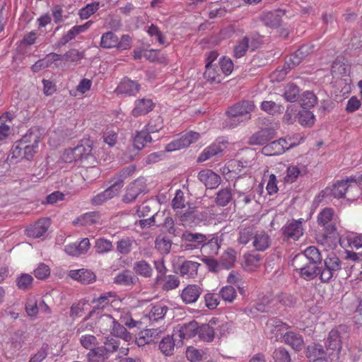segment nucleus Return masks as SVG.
I'll use <instances>...</instances> for the list:
<instances>
[{"label":"nucleus","instance_id":"28","mask_svg":"<svg viewBox=\"0 0 362 362\" xmlns=\"http://www.w3.org/2000/svg\"><path fill=\"white\" fill-rule=\"evenodd\" d=\"M114 323H115V317L113 314H105L100 315L98 318L95 322V327L101 334H104L109 332L111 333Z\"/></svg>","mask_w":362,"mask_h":362},{"label":"nucleus","instance_id":"50","mask_svg":"<svg viewBox=\"0 0 362 362\" xmlns=\"http://www.w3.org/2000/svg\"><path fill=\"white\" fill-rule=\"evenodd\" d=\"M33 280L30 274H22L16 278V286L21 290L27 291L31 288Z\"/></svg>","mask_w":362,"mask_h":362},{"label":"nucleus","instance_id":"15","mask_svg":"<svg viewBox=\"0 0 362 362\" xmlns=\"http://www.w3.org/2000/svg\"><path fill=\"white\" fill-rule=\"evenodd\" d=\"M293 259V262L296 263H304L305 262H308L319 264L322 262V256L315 247L310 246L302 253L296 255Z\"/></svg>","mask_w":362,"mask_h":362},{"label":"nucleus","instance_id":"53","mask_svg":"<svg viewBox=\"0 0 362 362\" xmlns=\"http://www.w3.org/2000/svg\"><path fill=\"white\" fill-rule=\"evenodd\" d=\"M99 7L100 3L98 1L88 4L79 10L78 16L82 20L88 19L90 16H92L95 11L98 10Z\"/></svg>","mask_w":362,"mask_h":362},{"label":"nucleus","instance_id":"7","mask_svg":"<svg viewBox=\"0 0 362 362\" xmlns=\"http://www.w3.org/2000/svg\"><path fill=\"white\" fill-rule=\"evenodd\" d=\"M297 144L296 142H288L286 139H280L265 145L262 148V152L268 156H277L284 153L286 150L297 146Z\"/></svg>","mask_w":362,"mask_h":362},{"label":"nucleus","instance_id":"60","mask_svg":"<svg viewBox=\"0 0 362 362\" xmlns=\"http://www.w3.org/2000/svg\"><path fill=\"white\" fill-rule=\"evenodd\" d=\"M220 297L226 302L232 303L236 298L235 289L231 286H226L219 291Z\"/></svg>","mask_w":362,"mask_h":362},{"label":"nucleus","instance_id":"17","mask_svg":"<svg viewBox=\"0 0 362 362\" xmlns=\"http://www.w3.org/2000/svg\"><path fill=\"white\" fill-rule=\"evenodd\" d=\"M272 242V240L267 232L257 229L252 245L256 251L263 252L271 246Z\"/></svg>","mask_w":362,"mask_h":362},{"label":"nucleus","instance_id":"40","mask_svg":"<svg viewBox=\"0 0 362 362\" xmlns=\"http://www.w3.org/2000/svg\"><path fill=\"white\" fill-rule=\"evenodd\" d=\"M260 109L269 115H276L283 112L284 107L272 100H264L261 103Z\"/></svg>","mask_w":362,"mask_h":362},{"label":"nucleus","instance_id":"47","mask_svg":"<svg viewBox=\"0 0 362 362\" xmlns=\"http://www.w3.org/2000/svg\"><path fill=\"white\" fill-rule=\"evenodd\" d=\"M118 45V37L112 32H107L101 36L100 46L103 48L110 49L113 47L117 48Z\"/></svg>","mask_w":362,"mask_h":362},{"label":"nucleus","instance_id":"34","mask_svg":"<svg viewBox=\"0 0 362 362\" xmlns=\"http://www.w3.org/2000/svg\"><path fill=\"white\" fill-rule=\"evenodd\" d=\"M198 323L196 321L183 324L178 329L179 337L183 339L192 338L198 332Z\"/></svg>","mask_w":362,"mask_h":362},{"label":"nucleus","instance_id":"2","mask_svg":"<svg viewBox=\"0 0 362 362\" xmlns=\"http://www.w3.org/2000/svg\"><path fill=\"white\" fill-rule=\"evenodd\" d=\"M325 193L332 194L336 198H341L346 193L348 199L354 200L360 196L361 189L356 180L351 177L346 180L337 182L332 185V188H326Z\"/></svg>","mask_w":362,"mask_h":362},{"label":"nucleus","instance_id":"26","mask_svg":"<svg viewBox=\"0 0 362 362\" xmlns=\"http://www.w3.org/2000/svg\"><path fill=\"white\" fill-rule=\"evenodd\" d=\"M69 276L83 284H89L95 280V274L86 269H74L69 272Z\"/></svg>","mask_w":362,"mask_h":362},{"label":"nucleus","instance_id":"36","mask_svg":"<svg viewBox=\"0 0 362 362\" xmlns=\"http://www.w3.org/2000/svg\"><path fill=\"white\" fill-rule=\"evenodd\" d=\"M62 59L61 54L51 53L48 54L46 58L37 61L32 66L31 69L33 71L37 72L42 69L49 67L53 62L60 61Z\"/></svg>","mask_w":362,"mask_h":362},{"label":"nucleus","instance_id":"27","mask_svg":"<svg viewBox=\"0 0 362 362\" xmlns=\"http://www.w3.org/2000/svg\"><path fill=\"white\" fill-rule=\"evenodd\" d=\"M267 329L272 334H274L271 337H274L277 341L279 336L282 337V332L288 329V326L277 318H271L267 322Z\"/></svg>","mask_w":362,"mask_h":362},{"label":"nucleus","instance_id":"57","mask_svg":"<svg viewBox=\"0 0 362 362\" xmlns=\"http://www.w3.org/2000/svg\"><path fill=\"white\" fill-rule=\"evenodd\" d=\"M199 337L206 341H211L214 337V329L209 324H204L199 327Z\"/></svg>","mask_w":362,"mask_h":362},{"label":"nucleus","instance_id":"35","mask_svg":"<svg viewBox=\"0 0 362 362\" xmlns=\"http://www.w3.org/2000/svg\"><path fill=\"white\" fill-rule=\"evenodd\" d=\"M200 264L194 261H185L180 267V273L182 276L193 278L197 274Z\"/></svg>","mask_w":362,"mask_h":362},{"label":"nucleus","instance_id":"29","mask_svg":"<svg viewBox=\"0 0 362 362\" xmlns=\"http://www.w3.org/2000/svg\"><path fill=\"white\" fill-rule=\"evenodd\" d=\"M154 107V103L152 100L148 98H142L136 100L135 107L132 110V115L135 117L144 115L151 111Z\"/></svg>","mask_w":362,"mask_h":362},{"label":"nucleus","instance_id":"55","mask_svg":"<svg viewBox=\"0 0 362 362\" xmlns=\"http://www.w3.org/2000/svg\"><path fill=\"white\" fill-rule=\"evenodd\" d=\"M94 247L98 253L104 254L110 252L113 245L110 240L100 238L95 240Z\"/></svg>","mask_w":362,"mask_h":362},{"label":"nucleus","instance_id":"61","mask_svg":"<svg viewBox=\"0 0 362 362\" xmlns=\"http://www.w3.org/2000/svg\"><path fill=\"white\" fill-rule=\"evenodd\" d=\"M79 341L81 345L86 349L91 350L98 345L97 338L91 334H83L80 339Z\"/></svg>","mask_w":362,"mask_h":362},{"label":"nucleus","instance_id":"44","mask_svg":"<svg viewBox=\"0 0 362 362\" xmlns=\"http://www.w3.org/2000/svg\"><path fill=\"white\" fill-rule=\"evenodd\" d=\"M108 357L100 346L91 349L86 355L88 362H105Z\"/></svg>","mask_w":362,"mask_h":362},{"label":"nucleus","instance_id":"56","mask_svg":"<svg viewBox=\"0 0 362 362\" xmlns=\"http://www.w3.org/2000/svg\"><path fill=\"white\" fill-rule=\"evenodd\" d=\"M182 240L196 245H200L206 240V235L198 233L185 232L182 235Z\"/></svg>","mask_w":362,"mask_h":362},{"label":"nucleus","instance_id":"21","mask_svg":"<svg viewBox=\"0 0 362 362\" xmlns=\"http://www.w3.org/2000/svg\"><path fill=\"white\" fill-rule=\"evenodd\" d=\"M50 221L47 218L38 220L26 229V234L29 237L37 238L42 236L49 227Z\"/></svg>","mask_w":362,"mask_h":362},{"label":"nucleus","instance_id":"25","mask_svg":"<svg viewBox=\"0 0 362 362\" xmlns=\"http://www.w3.org/2000/svg\"><path fill=\"white\" fill-rule=\"evenodd\" d=\"M37 151L38 148L36 147V146H26L23 145H13L11 152L12 158H22L27 160H31Z\"/></svg>","mask_w":362,"mask_h":362},{"label":"nucleus","instance_id":"13","mask_svg":"<svg viewBox=\"0 0 362 362\" xmlns=\"http://www.w3.org/2000/svg\"><path fill=\"white\" fill-rule=\"evenodd\" d=\"M346 331V327L340 325L336 329H332L328 334L325 341V346L327 350L340 352L341 349V333Z\"/></svg>","mask_w":362,"mask_h":362},{"label":"nucleus","instance_id":"42","mask_svg":"<svg viewBox=\"0 0 362 362\" xmlns=\"http://www.w3.org/2000/svg\"><path fill=\"white\" fill-rule=\"evenodd\" d=\"M332 222H337L334 210L331 208H325L317 216V223L320 226H325Z\"/></svg>","mask_w":362,"mask_h":362},{"label":"nucleus","instance_id":"45","mask_svg":"<svg viewBox=\"0 0 362 362\" xmlns=\"http://www.w3.org/2000/svg\"><path fill=\"white\" fill-rule=\"evenodd\" d=\"M168 310V308L166 305L163 304L154 305L148 313V317L151 321H158L165 317Z\"/></svg>","mask_w":362,"mask_h":362},{"label":"nucleus","instance_id":"32","mask_svg":"<svg viewBox=\"0 0 362 362\" xmlns=\"http://www.w3.org/2000/svg\"><path fill=\"white\" fill-rule=\"evenodd\" d=\"M284 342L291 346L294 350L300 351L304 346V341L299 334L287 332L284 335Z\"/></svg>","mask_w":362,"mask_h":362},{"label":"nucleus","instance_id":"4","mask_svg":"<svg viewBox=\"0 0 362 362\" xmlns=\"http://www.w3.org/2000/svg\"><path fill=\"white\" fill-rule=\"evenodd\" d=\"M91 152L92 147L90 145H78L74 148L65 150L62 156V159L67 163L77 161L83 163L85 160L92 158Z\"/></svg>","mask_w":362,"mask_h":362},{"label":"nucleus","instance_id":"58","mask_svg":"<svg viewBox=\"0 0 362 362\" xmlns=\"http://www.w3.org/2000/svg\"><path fill=\"white\" fill-rule=\"evenodd\" d=\"M99 218L100 216L97 212H89L81 216L77 219V222L82 226H90L97 223Z\"/></svg>","mask_w":362,"mask_h":362},{"label":"nucleus","instance_id":"64","mask_svg":"<svg viewBox=\"0 0 362 362\" xmlns=\"http://www.w3.org/2000/svg\"><path fill=\"white\" fill-rule=\"evenodd\" d=\"M217 64L219 66L222 75L228 76L233 70V63L229 58L224 57L221 58Z\"/></svg>","mask_w":362,"mask_h":362},{"label":"nucleus","instance_id":"6","mask_svg":"<svg viewBox=\"0 0 362 362\" xmlns=\"http://www.w3.org/2000/svg\"><path fill=\"white\" fill-rule=\"evenodd\" d=\"M336 223L337 222H332L325 226L324 233L317 238L319 244L328 246L331 249L337 247L340 240V237L337 230Z\"/></svg>","mask_w":362,"mask_h":362},{"label":"nucleus","instance_id":"54","mask_svg":"<svg viewBox=\"0 0 362 362\" xmlns=\"http://www.w3.org/2000/svg\"><path fill=\"white\" fill-rule=\"evenodd\" d=\"M66 136L67 134L62 129H57L50 134L49 144L53 147H57L64 141Z\"/></svg>","mask_w":362,"mask_h":362},{"label":"nucleus","instance_id":"52","mask_svg":"<svg viewBox=\"0 0 362 362\" xmlns=\"http://www.w3.org/2000/svg\"><path fill=\"white\" fill-rule=\"evenodd\" d=\"M300 105L303 109L311 108L317 103V97L310 91H305L300 98Z\"/></svg>","mask_w":362,"mask_h":362},{"label":"nucleus","instance_id":"23","mask_svg":"<svg viewBox=\"0 0 362 362\" xmlns=\"http://www.w3.org/2000/svg\"><path fill=\"white\" fill-rule=\"evenodd\" d=\"M41 133L37 128L30 129L22 138L15 142L13 145L34 146L39 148V143L41 140Z\"/></svg>","mask_w":362,"mask_h":362},{"label":"nucleus","instance_id":"10","mask_svg":"<svg viewBox=\"0 0 362 362\" xmlns=\"http://www.w3.org/2000/svg\"><path fill=\"white\" fill-rule=\"evenodd\" d=\"M151 139H152L150 136V133L147 131L146 129L138 132L134 138V143L132 146L133 152L128 154L127 151H126L124 153V160L126 162L132 160L137 154L138 151L144 148L146 144L150 143Z\"/></svg>","mask_w":362,"mask_h":362},{"label":"nucleus","instance_id":"41","mask_svg":"<svg viewBox=\"0 0 362 362\" xmlns=\"http://www.w3.org/2000/svg\"><path fill=\"white\" fill-rule=\"evenodd\" d=\"M312 47L309 45H303L296 50L290 58L291 63L293 66L298 65L303 59L312 52Z\"/></svg>","mask_w":362,"mask_h":362},{"label":"nucleus","instance_id":"16","mask_svg":"<svg viewBox=\"0 0 362 362\" xmlns=\"http://www.w3.org/2000/svg\"><path fill=\"white\" fill-rule=\"evenodd\" d=\"M241 182V180H238L234 183V203L236 205L244 206L251 202L255 195L250 192V186L245 189H248V192H243L240 188Z\"/></svg>","mask_w":362,"mask_h":362},{"label":"nucleus","instance_id":"3","mask_svg":"<svg viewBox=\"0 0 362 362\" xmlns=\"http://www.w3.org/2000/svg\"><path fill=\"white\" fill-rule=\"evenodd\" d=\"M255 108L254 103L250 100H244L230 107L227 111L230 127H237L240 123L250 119L251 112L255 110Z\"/></svg>","mask_w":362,"mask_h":362},{"label":"nucleus","instance_id":"63","mask_svg":"<svg viewBox=\"0 0 362 362\" xmlns=\"http://www.w3.org/2000/svg\"><path fill=\"white\" fill-rule=\"evenodd\" d=\"M103 343L104 345L100 347L104 350V352L108 356L110 354L116 351L119 346V341L112 337H106Z\"/></svg>","mask_w":362,"mask_h":362},{"label":"nucleus","instance_id":"38","mask_svg":"<svg viewBox=\"0 0 362 362\" xmlns=\"http://www.w3.org/2000/svg\"><path fill=\"white\" fill-rule=\"evenodd\" d=\"M113 315L115 320L125 325L129 328H133L136 325V322L132 319L129 313L124 309L115 310Z\"/></svg>","mask_w":362,"mask_h":362},{"label":"nucleus","instance_id":"51","mask_svg":"<svg viewBox=\"0 0 362 362\" xmlns=\"http://www.w3.org/2000/svg\"><path fill=\"white\" fill-rule=\"evenodd\" d=\"M115 296H113L111 293H107L101 295L98 298H94L93 300V303L95 304L93 309L94 312L96 309H103L107 305H108L110 303L112 302Z\"/></svg>","mask_w":362,"mask_h":362},{"label":"nucleus","instance_id":"8","mask_svg":"<svg viewBox=\"0 0 362 362\" xmlns=\"http://www.w3.org/2000/svg\"><path fill=\"white\" fill-rule=\"evenodd\" d=\"M123 187V180L118 178L105 191L98 194L91 199V202L95 205H101L109 199L118 195Z\"/></svg>","mask_w":362,"mask_h":362},{"label":"nucleus","instance_id":"14","mask_svg":"<svg viewBox=\"0 0 362 362\" xmlns=\"http://www.w3.org/2000/svg\"><path fill=\"white\" fill-rule=\"evenodd\" d=\"M317 264L305 262L304 263H296L293 262V265L296 270L299 272L300 277L305 280H311L317 276H320V268Z\"/></svg>","mask_w":362,"mask_h":362},{"label":"nucleus","instance_id":"24","mask_svg":"<svg viewBox=\"0 0 362 362\" xmlns=\"http://www.w3.org/2000/svg\"><path fill=\"white\" fill-rule=\"evenodd\" d=\"M140 90V85L135 81L124 78L117 87L115 92L124 95H134Z\"/></svg>","mask_w":362,"mask_h":362},{"label":"nucleus","instance_id":"30","mask_svg":"<svg viewBox=\"0 0 362 362\" xmlns=\"http://www.w3.org/2000/svg\"><path fill=\"white\" fill-rule=\"evenodd\" d=\"M204 78L209 83H219L223 77L216 63L214 65H206Z\"/></svg>","mask_w":362,"mask_h":362},{"label":"nucleus","instance_id":"62","mask_svg":"<svg viewBox=\"0 0 362 362\" xmlns=\"http://www.w3.org/2000/svg\"><path fill=\"white\" fill-rule=\"evenodd\" d=\"M133 240L130 238H124L117 241V250L122 255L129 254L131 252Z\"/></svg>","mask_w":362,"mask_h":362},{"label":"nucleus","instance_id":"1","mask_svg":"<svg viewBox=\"0 0 362 362\" xmlns=\"http://www.w3.org/2000/svg\"><path fill=\"white\" fill-rule=\"evenodd\" d=\"M353 267L346 266L337 255H330L324 259L323 266L320 268V279L324 283L329 282L337 276L338 272L342 268L346 270V274L349 275Z\"/></svg>","mask_w":362,"mask_h":362},{"label":"nucleus","instance_id":"39","mask_svg":"<svg viewBox=\"0 0 362 362\" xmlns=\"http://www.w3.org/2000/svg\"><path fill=\"white\" fill-rule=\"evenodd\" d=\"M325 356V352L322 345L315 344L308 346L307 349V357L310 362L322 360Z\"/></svg>","mask_w":362,"mask_h":362},{"label":"nucleus","instance_id":"37","mask_svg":"<svg viewBox=\"0 0 362 362\" xmlns=\"http://www.w3.org/2000/svg\"><path fill=\"white\" fill-rule=\"evenodd\" d=\"M143 191V187L140 181L136 180L131 183L128 187L126 194L124 196L125 202H132Z\"/></svg>","mask_w":362,"mask_h":362},{"label":"nucleus","instance_id":"31","mask_svg":"<svg viewBox=\"0 0 362 362\" xmlns=\"http://www.w3.org/2000/svg\"><path fill=\"white\" fill-rule=\"evenodd\" d=\"M257 229V228L254 226L240 227L239 228L238 237L237 239L238 244L246 245L251 241L252 242Z\"/></svg>","mask_w":362,"mask_h":362},{"label":"nucleus","instance_id":"59","mask_svg":"<svg viewBox=\"0 0 362 362\" xmlns=\"http://www.w3.org/2000/svg\"><path fill=\"white\" fill-rule=\"evenodd\" d=\"M315 117L313 113L305 109L298 114V122L301 125L312 126L315 123Z\"/></svg>","mask_w":362,"mask_h":362},{"label":"nucleus","instance_id":"19","mask_svg":"<svg viewBox=\"0 0 362 362\" xmlns=\"http://www.w3.org/2000/svg\"><path fill=\"white\" fill-rule=\"evenodd\" d=\"M284 15L285 11L281 9L264 12L261 16V21L266 26L276 28L281 25V18Z\"/></svg>","mask_w":362,"mask_h":362},{"label":"nucleus","instance_id":"43","mask_svg":"<svg viewBox=\"0 0 362 362\" xmlns=\"http://www.w3.org/2000/svg\"><path fill=\"white\" fill-rule=\"evenodd\" d=\"M136 278L133 276L130 271H124L122 273L118 274L115 277L114 282L118 285L122 286H132L136 283Z\"/></svg>","mask_w":362,"mask_h":362},{"label":"nucleus","instance_id":"48","mask_svg":"<svg viewBox=\"0 0 362 362\" xmlns=\"http://www.w3.org/2000/svg\"><path fill=\"white\" fill-rule=\"evenodd\" d=\"M111 334L115 337L124 339L125 341H129L132 339L131 334L117 320H115V323L112 326Z\"/></svg>","mask_w":362,"mask_h":362},{"label":"nucleus","instance_id":"9","mask_svg":"<svg viewBox=\"0 0 362 362\" xmlns=\"http://www.w3.org/2000/svg\"><path fill=\"white\" fill-rule=\"evenodd\" d=\"M199 138V134L195 132H189L182 134L179 138L174 139L165 146L167 151H174L187 148L196 142Z\"/></svg>","mask_w":362,"mask_h":362},{"label":"nucleus","instance_id":"46","mask_svg":"<svg viewBox=\"0 0 362 362\" xmlns=\"http://www.w3.org/2000/svg\"><path fill=\"white\" fill-rule=\"evenodd\" d=\"M175 349V341L173 337L169 335L162 339L159 344V349L166 356L173 354Z\"/></svg>","mask_w":362,"mask_h":362},{"label":"nucleus","instance_id":"33","mask_svg":"<svg viewBox=\"0 0 362 362\" xmlns=\"http://www.w3.org/2000/svg\"><path fill=\"white\" fill-rule=\"evenodd\" d=\"M307 172V168L303 165H291L286 170L284 180L287 183H293L298 177L305 175Z\"/></svg>","mask_w":362,"mask_h":362},{"label":"nucleus","instance_id":"5","mask_svg":"<svg viewBox=\"0 0 362 362\" xmlns=\"http://www.w3.org/2000/svg\"><path fill=\"white\" fill-rule=\"evenodd\" d=\"M261 42L259 37L251 35L245 36L238 40L234 46L233 54L236 58L243 57L248 49L252 51L256 49L260 45Z\"/></svg>","mask_w":362,"mask_h":362},{"label":"nucleus","instance_id":"18","mask_svg":"<svg viewBox=\"0 0 362 362\" xmlns=\"http://www.w3.org/2000/svg\"><path fill=\"white\" fill-rule=\"evenodd\" d=\"M198 179L208 189H215L221 182L220 176L209 169L201 170L198 173Z\"/></svg>","mask_w":362,"mask_h":362},{"label":"nucleus","instance_id":"11","mask_svg":"<svg viewBox=\"0 0 362 362\" xmlns=\"http://www.w3.org/2000/svg\"><path fill=\"white\" fill-rule=\"evenodd\" d=\"M303 218L287 222L281 228L284 238L287 240H298L303 235Z\"/></svg>","mask_w":362,"mask_h":362},{"label":"nucleus","instance_id":"49","mask_svg":"<svg viewBox=\"0 0 362 362\" xmlns=\"http://www.w3.org/2000/svg\"><path fill=\"white\" fill-rule=\"evenodd\" d=\"M134 269L137 274L144 277H150L153 272L151 265L144 260L136 262Z\"/></svg>","mask_w":362,"mask_h":362},{"label":"nucleus","instance_id":"12","mask_svg":"<svg viewBox=\"0 0 362 362\" xmlns=\"http://www.w3.org/2000/svg\"><path fill=\"white\" fill-rule=\"evenodd\" d=\"M226 148L227 141L224 139H219L204 149L199 156L197 161L199 163L206 161L211 157L221 153Z\"/></svg>","mask_w":362,"mask_h":362},{"label":"nucleus","instance_id":"20","mask_svg":"<svg viewBox=\"0 0 362 362\" xmlns=\"http://www.w3.org/2000/svg\"><path fill=\"white\" fill-rule=\"evenodd\" d=\"M203 292V288L197 284H189L181 293V298L186 304H192L197 301L200 295Z\"/></svg>","mask_w":362,"mask_h":362},{"label":"nucleus","instance_id":"22","mask_svg":"<svg viewBox=\"0 0 362 362\" xmlns=\"http://www.w3.org/2000/svg\"><path fill=\"white\" fill-rule=\"evenodd\" d=\"M90 247V243L88 238H83L78 243H71L65 246V252L73 257H78L86 254Z\"/></svg>","mask_w":362,"mask_h":362}]
</instances>
